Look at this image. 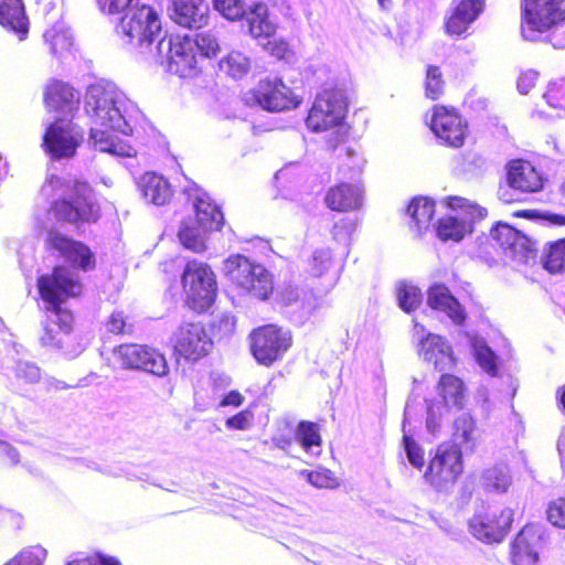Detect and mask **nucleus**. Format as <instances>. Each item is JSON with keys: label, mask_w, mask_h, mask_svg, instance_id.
I'll use <instances>...</instances> for the list:
<instances>
[{"label": "nucleus", "mask_w": 565, "mask_h": 565, "mask_svg": "<svg viewBox=\"0 0 565 565\" xmlns=\"http://www.w3.org/2000/svg\"><path fill=\"white\" fill-rule=\"evenodd\" d=\"M0 24L23 40L29 32V20L22 0H1Z\"/></svg>", "instance_id": "obj_29"}, {"label": "nucleus", "mask_w": 565, "mask_h": 565, "mask_svg": "<svg viewBox=\"0 0 565 565\" xmlns=\"http://www.w3.org/2000/svg\"><path fill=\"white\" fill-rule=\"evenodd\" d=\"M435 213V203L427 198H415L407 207V214L411 216V227L417 234H422L429 228Z\"/></svg>", "instance_id": "obj_35"}, {"label": "nucleus", "mask_w": 565, "mask_h": 565, "mask_svg": "<svg viewBox=\"0 0 565 565\" xmlns=\"http://www.w3.org/2000/svg\"><path fill=\"white\" fill-rule=\"evenodd\" d=\"M67 565H120L115 558L96 555L92 557L75 558Z\"/></svg>", "instance_id": "obj_59"}, {"label": "nucleus", "mask_w": 565, "mask_h": 565, "mask_svg": "<svg viewBox=\"0 0 565 565\" xmlns=\"http://www.w3.org/2000/svg\"><path fill=\"white\" fill-rule=\"evenodd\" d=\"M478 364L491 376L498 375L497 355L482 339L471 343Z\"/></svg>", "instance_id": "obj_41"}, {"label": "nucleus", "mask_w": 565, "mask_h": 565, "mask_svg": "<svg viewBox=\"0 0 565 565\" xmlns=\"http://www.w3.org/2000/svg\"><path fill=\"white\" fill-rule=\"evenodd\" d=\"M236 320L231 315H223L220 319L214 322L213 328L220 338L231 335L235 331Z\"/></svg>", "instance_id": "obj_55"}, {"label": "nucleus", "mask_w": 565, "mask_h": 565, "mask_svg": "<svg viewBox=\"0 0 565 565\" xmlns=\"http://www.w3.org/2000/svg\"><path fill=\"white\" fill-rule=\"evenodd\" d=\"M50 242L74 266L83 270L92 269L95 266L94 255L86 245L68 239L57 233L50 234Z\"/></svg>", "instance_id": "obj_25"}, {"label": "nucleus", "mask_w": 565, "mask_h": 565, "mask_svg": "<svg viewBox=\"0 0 565 565\" xmlns=\"http://www.w3.org/2000/svg\"><path fill=\"white\" fill-rule=\"evenodd\" d=\"M439 395L444 399V406L461 407L465 399L463 382L451 374H444L438 383Z\"/></svg>", "instance_id": "obj_37"}, {"label": "nucleus", "mask_w": 565, "mask_h": 565, "mask_svg": "<svg viewBox=\"0 0 565 565\" xmlns=\"http://www.w3.org/2000/svg\"><path fill=\"white\" fill-rule=\"evenodd\" d=\"M44 40L50 45L53 55H60L73 45V35L64 22H57L46 30Z\"/></svg>", "instance_id": "obj_38"}, {"label": "nucleus", "mask_w": 565, "mask_h": 565, "mask_svg": "<svg viewBox=\"0 0 565 565\" xmlns=\"http://www.w3.org/2000/svg\"><path fill=\"white\" fill-rule=\"evenodd\" d=\"M125 327L126 322L122 312L113 313L107 322V329L113 333H124Z\"/></svg>", "instance_id": "obj_62"}, {"label": "nucleus", "mask_w": 565, "mask_h": 565, "mask_svg": "<svg viewBox=\"0 0 565 565\" xmlns=\"http://www.w3.org/2000/svg\"><path fill=\"white\" fill-rule=\"evenodd\" d=\"M38 288L47 311L42 344L61 350L68 359L78 356L84 347L71 333L72 312L62 308L67 298L77 296L82 290L77 275L65 267H55L51 275L38 279Z\"/></svg>", "instance_id": "obj_1"}, {"label": "nucleus", "mask_w": 565, "mask_h": 565, "mask_svg": "<svg viewBox=\"0 0 565 565\" xmlns=\"http://www.w3.org/2000/svg\"><path fill=\"white\" fill-rule=\"evenodd\" d=\"M114 355L124 369L142 371L157 377L169 374L166 356L148 345L121 344L114 350Z\"/></svg>", "instance_id": "obj_13"}, {"label": "nucleus", "mask_w": 565, "mask_h": 565, "mask_svg": "<svg viewBox=\"0 0 565 565\" xmlns=\"http://www.w3.org/2000/svg\"><path fill=\"white\" fill-rule=\"evenodd\" d=\"M543 547V530L539 525H526L512 544L514 565H536Z\"/></svg>", "instance_id": "obj_22"}, {"label": "nucleus", "mask_w": 565, "mask_h": 565, "mask_svg": "<svg viewBox=\"0 0 565 565\" xmlns=\"http://www.w3.org/2000/svg\"><path fill=\"white\" fill-rule=\"evenodd\" d=\"M248 33L262 44L276 34L277 25L268 17L265 3H256L248 8L245 14Z\"/></svg>", "instance_id": "obj_27"}, {"label": "nucleus", "mask_w": 565, "mask_h": 565, "mask_svg": "<svg viewBox=\"0 0 565 565\" xmlns=\"http://www.w3.org/2000/svg\"><path fill=\"white\" fill-rule=\"evenodd\" d=\"M170 17L179 25L200 29L207 23L209 6L204 0H170Z\"/></svg>", "instance_id": "obj_23"}, {"label": "nucleus", "mask_w": 565, "mask_h": 565, "mask_svg": "<svg viewBox=\"0 0 565 565\" xmlns=\"http://www.w3.org/2000/svg\"><path fill=\"white\" fill-rule=\"evenodd\" d=\"M403 443L405 447V451L408 458V461L416 468H422L424 466V454L422 448L414 441V439L409 436L403 437Z\"/></svg>", "instance_id": "obj_53"}, {"label": "nucleus", "mask_w": 565, "mask_h": 565, "mask_svg": "<svg viewBox=\"0 0 565 565\" xmlns=\"http://www.w3.org/2000/svg\"><path fill=\"white\" fill-rule=\"evenodd\" d=\"M45 102L49 107L71 110L78 105L79 95L71 85L55 81L46 88Z\"/></svg>", "instance_id": "obj_32"}, {"label": "nucleus", "mask_w": 565, "mask_h": 565, "mask_svg": "<svg viewBox=\"0 0 565 565\" xmlns=\"http://www.w3.org/2000/svg\"><path fill=\"white\" fill-rule=\"evenodd\" d=\"M150 58L159 64H167V70L180 77H191L196 73L195 43L190 36L160 39Z\"/></svg>", "instance_id": "obj_8"}, {"label": "nucleus", "mask_w": 565, "mask_h": 565, "mask_svg": "<svg viewBox=\"0 0 565 565\" xmlns=\"http://www.w3.org/2000/svg\"><path fill=\"white\" fill-rule=\"evenodd\" d=\"M84 108L92 126L119 131L129 136L139 114L137 105L127 98L114 83H96L88 86Z\"/></svg>", "instance_id": "obj_2"}, {"label": "nucleus", "mask_w": 565, "mask_h": 565, "mask_svg": "<svg viewBox=\"0 0 565 565\" xmlns=\"http://www.w3.org/2000/svg\"><path fill=\"white\" fill-rule=\"evenodd\" d=\"M347 107V98L341 89H324L317 95L307 117V126L312 131L335 128L328 139L331 149H335L344 140L345 132L341 124L345 117Z\"/></svg>", "instance_id": "obj_6"}, {"label": "nucleus", "mask_w": 565, "mask_h": 565, "mask_svg": "<svg viewBox=\"0 0 565 565\" xmlns=\"http://www.w3.org/2000/svg\"><path fill=\"white\" fill-rule=\"evenodd\" d=\"M260 45L269 51L271 55L279 58L284 57L288 51V43L282 39L276 38V34L271 39L264 41Z\"/></svg>", "instance_id": "obj_56"}, {"label": "nucleus", "mask_w": 565, "mask_h": 565, "mask_svg": "<svg viewBox=\"0 0 565 565\" xmlns=\"http://www.w3.org/2000/svg\"><path fill=\"white\" fill-rule=\"evenodd\" d=\"M244 397L237 391H231L220 403L221 406H241L243 404Z\"/></svg>", "instance_id": "obj_64"}, {"label": "nucleus", "mask_w": 565, "mask_h": 565, "mask_svg": "<svg viewBox=\"0 0 565 565\" xmlns=\"http://www.w3.org/2000/svg\"><path fill=\"white\" fill-rule=\"evenodd\" d=\"M253 99L263 109L282 111L295 108L298 100L281 79H263L252 92Z\"/></svg>", "instance_id": "obj_19"}, {"label": "nucleus", "mask_w": 565, "mask_h": 565, "mask_svg": "<svg viewBox=\"0 0 565 565\" xmlns=\"http://www.w3.org/2000/svg\"><path fill=\"white\" fill-rule=\"evenodd\" d=\"M192 42L195 43V51H200L205 57H213L220 52L218 39L212 31L198 33Z\"/></svg>", "instance_id": "obj_45"}, {"label": "nucleus", "mask_w": 565, "mask_h": 565, "mask_svg": "<svg viewBox=\"0 0 565 565\" xmlns=\"http://www.w3.org/2000/svg\"><path fill=\"white\" fill-rule=\"evenodd\" d=\"M213 6L227 20H238L245 17L250 6L245 0H213Z\"/></svg>", "instance_id": "obj_43"}, {"label": "nucleus", "mask_w": 565, "mask_h": 565, "mask_svg": "<svg viewBox=\"0 0 565 565\" xmlns=\"http://www.w3.org/2000/svg\"><path fill=\"white\" fill-rule=\"evenodd\" d=\"M565 20V0H524L521 33L526 41H536L541 33Z\"/></svg>", "instance_id": "obj_10"}, {"label": "nucleus", "mask_w": 565, "mask_h": 565, "mask_svg": "<svg viewBox=\"0 0 565 565\" xmlns=\"http://www.w3.org/2000/svg\"><path fill=\"white\" fill-rule=\"evenodd\" d=\"M541 262L551 274L563 271L565 269V238L547 243L541 256Z\"/></svg>", "instance_id": "obj_39"}, {"label": "nucleus", "mask_w": 565, "mask_h": 565, "mask_svg": "<svg viewBox=\"0 0 565 565\" xmlns=\"http://www.w3.org/2000/svg\"><path fill=\"white\" fill-rule=\"evenodd\" d=\"M362 190L358 185L341 183L326 194V203L333 211L344 212L359 209L362 204Z\"/></svg>", "instance_id": "obj_30"}, {"label": "nucleus", "mask_w": 565, "mask_h": 565, "mask_svg": "<svg viewBox=\"0 0 565 565\" xmlns=\"http://www.w3.org/2000/svg\"><path fill=\"white\" fill-rule=\"evenodd\" d=\"M41 191L43 195L57 198L51 210L61 221L95 222L98 217V206L86 182L52 175Z\"/></svg>", "instance_id": "obj_3"}, {"label": "nucleus", "mask_w": 565, "mask_h": 565, "mask_svg": "<svg viewBox=\"0 0 565 565\" xmlns=\"http://www.w3.org/2000/svg\"><path fill=\"white\" fill-rule=\"evenodd\" d=\"M173 348L188 361H198L213 349V340L201 323H182L173 334Z\"/></svg>", "instance_id": "obj_16"}, {"label": "nucleus", "mask_w": 565, "mask_h": 565, "mask_svg": "<svg viewBox=\"0 0 565 565\" xmlns=\"http://www.w3.org/2000/svg\"><path fill=\"white\" fill-rule=\"evenodd\" d=\"M250 341V350L255 359L260 364L269 365L287 351L291 339L287 332L268 324L254 330Z\"/></svg>", "instance_id": "obj_17"}, {"label": "nucleus", "mask_w": 565, "mask_h": 565, "mask_svg": "<svg viewBox=\"0 0 565 565\" xmlns=\"http://www.w3.org/2000/svg\"><path fill=\"white\" fill-rule=\"evenodd\" d=\"M480 482L488 492L504 493L512 484L510 468L504 463L489 467L482 472Z\"/></svg>", "instance_id": "obj_34"}, {"label": "nucleus", "mask_w": 565, "mask_h": 565, "mask_svg": "<svg viewBox=\"0 0 565 565\" xmlns=\"http://www.w3.org/2000/svg\"><path fill=\"white\" fill-rule=\"evenodd\" d=\"M463 471L461 450L455 445H440L424 473L425 481L437 491H449Z\"/></svg>", "instance_id": "obj_12"}, {"label": "nucleus", "mask_w": 565, "mask_h": 565, "mask_svg": "<svg viewBox=\"0 0 565 565\" xmlns=\"http://www.w3.org/2000/svg\"><path fill=\"white\" fill-rule=\"evenodd\" d=\"M188 196L192 200L195 221L183 222L178 236L185 248L194 253H201L205 249L206 232L220 230L224 217L218 206L202 189L189 190Z\"/></svg>", "instance_id": "obj_5"}, {"label": "nucleus", "mask_w": 565, "mask_h": 565, "mask_svg": "<svg viewBox=\"0 0 565 565\" xmlns=\"http://www.w3.org/2000/svg\"><path fill=\"white\" fill-rule=\"evenodd\" d=\"M331 266V250L323 247L313 252L311 260V270L315 276H321Z\"/></svg>", "instance_id": "obj_51"}, {"label": "nucleus", "mask_w": 565, "mask_h": 565, "mask_svg": "<svg viewBox=\"0 0 565 565\" xmlns=\"http://www.w3.org/2000/svg\"><path fill=\"white\" fill-rule=\"evenodd\" d=\"M296 438L307 451H311L315 446L319 447L321 443L317 425L308 422L298 425Z\"/></svg>", "instance_id": "obj_44"}, {"label": "nucleus", "mask_w": 565, "mask_h": 565, "mask_svg": "<svg viewBox=\"0 0 565 565\" xmlns=\"http://www.w3.org/2000/svg\"><path fill=\"white\" fill-rule=\"evenodd\" d=\"M108 130L109 129L100 128V126L90 127L89 141L93 147L100 152H108L120 157H131L135 153L134 149L116 142Z\"/></svg>", "instance_id": "obj_36"}, {"label": "nucleus", "mask_w": 565, "mask_h": 565, "mask_svg": "<svg viewBox=\"0 0 565 565\" xmlns=\"http://www.w3.org/2000/svg\"><path fill=\"white\" fill-rule=\"evenodd\" d=\"M84 139L83 129L72 120L57 119L43 136V147L52 159H67L75 154Z\"/></svg>", "instance_id": "obj_14"}, {"label": "nucleus", "mask_w": 565, "mask_h": 565, "mask_svg": "<svg viewBox=\"0 0 565 565\" xmlns=\"http://www.w3.org/2000/svg\"><path fill=\"white\" fill-rule=\"evenodd\" d=\"M430 128L438 139L446 145L459 148L463 145L467 126L461 117L444 106H435Z\"/></svg>", "instance_id": "obj_21"}, {"label": "nucleus", "mask_w": 565, "mask_h": 565, "mask_svg": "<svg viewBox=\"0 0 565 565\" xmlns=\"http://www.w3.org/2000/svg\"><path fill=\"white\" fill-rule=\"evenodd\" d=\"M454 10L446 22L449 34L460 35L483 10V0H454Z\"/></svg>", "instance_id": "obj_26"}, {"label": "nucleus", "mask_w": 565, "mask_h": 565, "mask_svg": "<svg viewBox=\"0 0 565 565\" xmlns=\"http://www.w3.org/2000/svg\"><path fill=\"white\" fill-rule=\"evenodd\" d=\"M447 407H445L444 405L441 404H438L436 406L434 405H428L427 407V419H426V426H427V429L430 431V433H435L437 430V428L439 427V417L441 416L443 414V411H445Z\"/></svg>", "instance_id": "obj_58"}, {"label": "nucleus", "mask_w": 565, "mask_h": 565, "mask_svg": "<svg viewBox=\"0 0 565 565\" xmlns=\"http://www.w3.org/2000/svg\"><path fill=\"white\" fill-rule=\"evenodd\" d=\"M220 70L233 78H242L250 68L249 58L239 51H232L218 63Z\"/></svg>", "instance_id": "obj_40"}, {"label": "nucleus", "mask_w": 565, "mask_h": 565, "mask_svg": "<svg viewBox=\"0 0 565 565\" xmlns=\"http://www.w3.org/2000/svg\"><path fill=\"white\" fill-rule=\"evenodd\" d=\"M537 76L539 73L534 71H526L522 73L518 81V90L521 94H527L529 90L534 86Z\"/></svg>", "instance_id": "obj_60"}, {"label": "nucleus", "mask_w": 565, "mask_h": 565, "mask_svg": "<svg viewBox=\"0 0 565 565\" xmlns=\"http://www.w3.org/2000/svg\"><path fill=\"white\" fill-rule=\"evenodd\" d=\"M100 11L107 14L127 13L140 6V0H97Z\"/></svg>", "instance_id": "obj_48"}, {"label": "nucleus", "mask_w": 565, "mask_h": 565, "mask_svg": "<svg viewBox=\"0 0 565 565\" xmlns=\"http://www.w3.org/2000/svg\"><path fill=\"white\" fill-rule=\"evenodd\" d=\"M301 291L294 286H287L279 291L280 301L285 306H291L300 300Z\"/></svg>", "instance_id": "obj_61"}, {"label": "nucleus", "mask_w": 565, "mask_h": 565, "mask_svg": "<svg viewBox=\"0 0 565 565\" xmlns=\"http://www.w3.org/2000/svg\"><path fill=\"white\" fill-rule=\"evenodd\" d=\"M448 204L454 214L441 218L437 227L438 236L443 241L462 239L467 233L473 231V225L488 214L487 209L463 198H450Z\"/></svg>", "instance_id": "obj_11"}, {"label": "nucleus", "mask_w": 565, "mask_h": 565, "mask_svg": "<svg viewBox=\"0 0 565 565\" xmlns=\"http://www.w3.org/2000/svg\"><path fill=\"white\" fill-rule=\"evenodd\" d=\"M253 422V413L249 411H242L236 415L226 419V427L230 429H247Z\"/></svg>", "instance_id": "obj_54"}, {"label": "nucleus", "mask_w": 565, "mask_h": 565, "mask_svg": "<svg viewBox=\"0 0 565 565\" xmlns=\"http://www.w3.org/2000/svg\"><path fill=\"white\" fill-rule=\"evenodd\" d=\"M116 32L126 44L136 46L146 57L151 56L156 44L166 36L157 10L143 3L121 17Z\"/></svg>", "instance_id": "obj_4"}, {"label": "nucleus", "mask_w": 565, "mask_h": 565, "mask_svg": "<svg viewBox=\"0 0 565 565\" xmlns=\"http://www.w3.org/2000/svg\"><path fill=\"white\" fill-rule=\"evenodd\" d=\"M508 183L513 191L532 193L542 189L543 181L535 168L527 161L515 160L509 163Z\"/></svg>", "instance_id": "obj_24"}, {"label": "nucleus", "mask_w": 565, "mask_h": 565, "mask_svg": "<svg viewBox=\"0 0 565 565\" xmlns=\"http://www.w3.org/2000/svg\"><path fill=\"white\" fill-rule=\"evenodd\" d=\"M223 273L239 289L255 298L264 300L273 292L271 274L243 255H231L225 259Z\"/></svg>", "instance_id": "obj_7"}, {"label": "nucleus", "mask_w": 565, "mask_h": 565, "mask_svg": "<svg viewBox=\"0 0 565 565\" xmlns=\"http://www.w3.org/2000/svg\"><path fill=\"white\" fill-rule=\"evenodd\" d=\"M414 334L419 340V355L435 365L438 371L450 370L455 363L452 351L447 341L438 334H425V327L415 322Z\"/></svg>", "instance_id": "obj_20"}, {"label": "nucleus", "mask_w": 565, "mask_h": 565, "mask_svg": "<svg viewBox=\"0 0 565 565\" xmlns=\"http://www.w3.org/2000/svg\"><path fill=\"white\" fill-rule=\"evenodd\" d=\"M138 188L147 202L158 206L164 205L172 195L169 182L153 172L145 173L138 182Z\"/></svg>", "instance_id": "obj_31"}, {"label": "nucleus", "mask_w": 565, "mask_h": 565, "mask_svg": "<svg viewBox=\"0 0 565 565\" xmlns=\"http://www.w3.org/2000/svg\"><path fill=\"white\" fill-rule=\"evenodd\" d=\"M547 520L557 527L565 529V498H558L548 504Z\"/></svg>", "instance_id": "obj_52"}, {"label": "nucleus", "mask_w": 565, "mask_h": 565, "mask_svg": "<svg viewBox=\"0 0 565 565\" xmlns=\"http://www.w3.org/2000/svg\"><path fill=\"white\" fill-rule=\"evenodd\" d=\"M426 96L430 99H437L444 90L443 75L437 66H429L425 83Z\"/></svg>", "instance_id": "obj_47"}, {"label": "nucleus", "mask_w": 565, "mask_h": 565, "mask_svg": "<svg viewBox=\"0 0 565 565\" xmlns=\"http://www.w3.org/2000/svg\"><path fill=\"white\" fill-rule=\"evenodd\" d=\"M427 302L430 308L445 312L456 324L465 321V310L444 285H435L428 291Z\"/></svg>", "instance_id": "obj_28"}, {"label": "nucleus", "mask_w": 565, "mask_h": 565, "mask_svg": "<svg viewBox=\"0 0 565 565\" xmlns=\"http://www.w3.org/2000/svg\"><path fill=\"white\" fill-rule=\"evenodd\" d=\"M46 551L41 546H32L23 550L4 565H42Z\"/></svg>", "instance_id": "obj_46"}, {"label": "nucleus", "mask_w": 565, "mask_h": 565, "mask_svg": "<svg viewBox=\"0 0 565 565\" xmlns=\"http://www.w3.org/2000/svg\"><path fill=\"white\" fill-rule=\"evenodd\" d=\"M14 375L24 383L34 384L40 381L41 371L34 363L19 361L14 366Z\"/></svg>", "instance_id": "obj_49"}, {"label": "nucleus", "mask_w": 565, "mask_h": 565, "mask_svg": "<svg viewBox=\"0 0 565 565\" xmlns=\"http://www.w3.org/2000/svg\"><path fill=\"white\" fill-rule=\"evenodd\" d=\"M513 522V511L503 509L500 512L482 508L469 520L470 533L484 543L501 542L508 534Z\"/></svg>", "instance_id": "obj_15"}, {"label": "nucleus", "mask_w": 565, "mask_h": 565, "mask_svg": "<svg viewBox=\"0 0 565 565\" xmlns=\"http://www.w3.org/2000/svg\"><path fill=\"white\" fill-rule=\"evenodd\" d=\"M182 284L189 306L196 311L211 307L216 296L215 275L206 264L191 260L182 275Z\"/></svg>", "instance_id": "obj_9"}, {"label": "nucleus", "mask_w": 565, "mask_h": 565, "mask_svg": "<svg viewBox=\"0 0 565 565\" xmlns=\"http://www.w3.org/2000/svg\"><path fill=\"white\" fill-rule=\"evenodd\" d=\"M478 430L475 419L467 413L459 415L454 422L455 446L461 451H472L478 441Z\"/></svg>", "instance_id": "obj_33"}, {"label": "nucleus", "mask_w": 565, "mask_h": 565, "mask_svg": "<svg viewBox=\"0 0 565 565\" xmlns=\"http://www.w3.org/2000/svg\"><path fill=\"white\" fill-rule=\"evenodd\" d=\"M356 228V220L352 217H343L337 222L332 230L333 239L338 243L348 244L352 233Z\"/></svg>", "instance_id": "obj_50"}, {"label": "nucleus", "mask_w": 565, "mask_h": 565, "mask_svg": "<svg viewBox=\"0 0 565 565\" xmlns=\"http://www.w3.org/2000/svg\"><path fill=\"white\" fill-rule=\"evenodd\" d=\"M0 457H7L12 465H17L20 461L19 451L3 440H0Z\"/></svg>", "instance_id": "obj_63"}, {"label": "nucleus", "mask_w": 565, "mask_h": 565, "mask_svg": "<svg viewBox=\"0 0 565 565\" xmlns=\"http://www.w3.org/2000/svg\"><path fill=\"white\" fill-rule=\"evenodd\" d=\"M308 481L317 488H329L333 482L330 470L310 471L307 473Z\"/></svg>", "instance_id": "obj_57"}, {"label": "nucleus", "mask_w": 565, "mask_h": 565, "mask_svg": "<svg viewBox=\"0 0 565 565\" xmlns=\"http://www.w3.org/2000/svg\"><path fill=\"white\" fill-rule=\"evenodd\" d=\"M423 295L420 290L413 285L401 282L397 287V301L401 309L405 312L414 311L422 302Z\"/></svg>", "instance_id": "obj_42"}, {"label": "nucleus", "mask_w": 565, "mask_h": 565, "mask_svg": "<svg viewBox=\"0 0 565 565\" xmlns=\"http://www.w3.org/2000/svg\"><path fill=\"white\" fill-rule=\"evenodd\" d=\"M491 237L502 248L507 257L518 263L527 264L535 258L536 248L534 243L508 224L498 223L491 230Z\"/></svg>", "instance_id": "obj_18"}]
</instances>
